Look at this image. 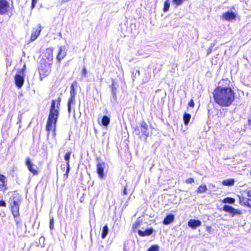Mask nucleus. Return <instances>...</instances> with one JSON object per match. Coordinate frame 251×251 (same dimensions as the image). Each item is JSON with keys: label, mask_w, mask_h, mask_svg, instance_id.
<instances>
[{"label": "nucleus", "mask_w": 251, "mask_h": 251, "mask_svg": "<svg viewBox=\"0 0 251 251\" xmlns=\"http://www.w3.org/2000/svg\"><path fill=\"white\" fill-rule=\"evenodd\" d=\"M22 202V197L18 194H14L10 198L11 211L14 218L19 216V206Z\"/></svg>", "instance_id": "7ed1b4c3"}, {"label": "nucleus", "mask_w": 251, "mask_h": 251, "mask_svg": "<svg viewBox=\"0 0 251 251\" xmlns=\"http://www.w3.org/2000/svg\"><path fill=\"white\" fill-rule=\"evenodd\" d=\"M234 179H228L223 181L222 184L225 186H232L234 184Z\"/></svg>", "instance_id": "b1692460"}, {"label": "nucleus", "mask_w": 251, "mask_h": 251, "mask_svg": "<svg viewBox=\"0 0 251 251\" xmlns=\"http://www.w3.org/2000/svg\"><path fill=\"white\" fill-rule=\"evenodd\" d=\"M126 190H127V187H126V186H125V188H124V191H123L124 195H126L127 194Z\"/></svg>", "instance_id": "37998d69"}, {"label": "nucleus", "mask_w": 251, "mask_h": 251, "mask_svg": "<svg viewBox=\"0 0 251 251\" xmlns=\"http://www.w3.org/2000/svg\"><path fill=\"white\" fill-rule=\"evenodd\" d=\"M25 75L20 74H16L15 76V82L16 86L19 88H21L24 83Z\"/></svg>", "instance_id": "6e6552de"}, {"label": "nucleus", "mask_w": 251, "mask_h": 251, "mask_svg": "<svg viewBox=\"0 0 251 251\" xmlns=\"http://www.w3.org/2000/svg\"><path fill=\"white\" fill-rule=\"evenodd\" d=\"M77 86V83L76 81H74L71 86V88L75 89Z\"/></svg>", "instance_id": "a19ab883"}, {"label": "nucleus", "mask_w": 251, "mask_h": 251, "mask_svg": "<svg viewBox=\"0 0 251 251\" xmlns=\"http://www.w3.org/2000/svg\"><path fill=\"white\" fill-rule=\"evenodd\" d=\"M236 17V14L231 11H227L222 15L223 19L228 21L235 20Z\"/></svg>", "instance_id": "f8f14e48"}, {"label": "nucleus", "mask_w": 251, "mask_h": 251, "mask_svg": "<svg viewBox=\"0 0 251 251\" xmlns=\"http://www.w3.org/2000/svg\"><path fill=\"white\" fill-rule=\"evenodd\" d=\"M15 221L18 227L22 226V221L18 217L15 218Z\"/></svg>", "instance_id": "7c9ffc66"}, {"label": "nucleus", "mask_w": 251, "mask_h": 251, "mask_svg": "<svg viewBox=\"0 0 251 251\" xmlns=\"http://www.w3.org/2000/svg\"><path fill=\"white\" fill-rule=\"evenodd\" d=\"M170 1L169 0H166L164 4L163 11L165 12H167L169 10L170 7Z\"/></svg>", "instance_id": "c85d7f7f"}, {"label": "nucleus", "mask_w": 251, "mask_h": 251, "mask_svg": "<svg viewBox=\"0 0 251 251\" xmlns=\"http://www.w3.org/2000/svg\"><path fill=\"white\" fill-rule=\"evenodd\" d=\"M189 104V105L190 107H194V106L195 104H194V102L193 100H190V101L189 102V104Z\"/></svg>", "instance_id": "79ce46f5"}, {"label": "nucleus", "mask_w": 251, "mask_h": 251, "mask_svg": "<svg viewBox=\"0 0 251 251\" xmlns=\"http://www.w3.org/2000/svg\"><path fill=\"white\" fill-rule=\"evenodd\" d=\"M174 215L170 214L167 215L164 219L163 221V224L164 225H167L171 223L174 220Z\"/></svg>", "instance_id": "412c9836"}, {"label": "nucleus", "mask_w": 251, "mask_h": 251, "mask_svg": "<svg viewBox=\"0 0 251 251\" xmlns=\"http://www.w3.org/2000/svg\"><path fill=\"white\" fill-rule=\"evenodd\" d=\"M249 207H250L251 209V203H250V206H249Z\"/></svg>", "instance_id": "a18cd8bd"}, {"label": "nucleus", "mask_w": 251, "mask_h": 251, "mask_svg": "<svg viewBox=\"0 0 251 251\" xmlns=\"http://www.w3.org/2000/svg\"><path fill=\"white\" fill-rule=\"evenodd\" d=\"M140 129L142 133L146 137L149 136L150 132L148 129V125L144 121L140 123Z\"/></svg>", "instance_id": "2eb2a0df"}, {"label": "nucleus", "mask_w": 251, "mask_h": 251, "mask_svg": "<svg viewBox=\"0 0 251 251\" xmlns=\"http://www.w3.org/2000/svg\"><path fill=\"white\" fill-rule=\"evenodd\" d=\"M25 164L27 167L28 170L33 175H37L38 174V172L37 171V166L31 162V160L29 158H27L26 159Z\"/></svg>", "instance_id": "423d86ee"}, {"label": "nucleus", "mask_w": 251, "mask_h": 251, "mask_svg": "<svg viewBox=\"0 0 251 251\" xmlns=\"http://www.w3.org/2000/svg\"><path fill=\"white\" fill-rule=\"evenodd\" d=\"M234 199L230 197H226L222 201V202L224 203H231L233 204L235 202Z\"/></svg>", "instance_id": "bb28decb"}, {"label": "nucleus", "mask_w": 251, "mask_h": 251, "mask_svg": "<svg viewBox=\"0 0 251 251\" xmlns=\"http://www.w3.org/2000/svg\"><path fill=\"white\" fill-rule=\"evenodd\" d=\"M141 225V221L138 219L136 222L133 224L132 227L133 228H136L138 227Z\"/></svg>", "instance_id": "2f4dec72"}, {"label": "nucleus", "mask_w": 251, "mask_h": 251, "mask_svg": "<svg viewBox=\"0 0 251 251\" xmlns=\"http://www.w3.org/2000/svg\"><path fill=\"white\" fill-rule=\"evenodd\" d=\"M87 71L86 68L84 66L83 67L82 70V76L86 77L87 76Z\"/></svg>", "instance_id": "72a5a7b5"}, {"label": "nucleus", "mask_w": 251, "mask_h": 251, "mask_svg": "<svg viewBox=\"0 0 251 251\" xmlns=\"http://www.w3.org/2000/svg\"><path fill=\"white\" fill-rule=\"evenodd\" d=\"M110 122V118L107 116H104L101 119L102 125L105 126H107Z\"/></svg>", "instance_id": "393cba45"}, {"label": "nucleus", "mask_w": 251, "mask_h": 251, "mask_svg": "<svg viewBox=\"0 0 251 251\" xmlns=\"http://www.w3.org/2000/svg\"><path fill=\"white\" fill-rule=\"evenodd\" d=\"M153 229L151 228H148L145 231L139 230L138 231V234L141 236H145L151 235L153 232Z\"/></svg>", "instance_id": "aec40b11"}, {"label": "nucleus", "mask_w": 251, "mask_h": 251, "mask_svg": "<svg viewBox=\"0 0 251 251\" xmlns=\"http://www.w3.org/2000/svg\"><path fill=\"white\" fill-rule=\"evenodd\" d=\"M61 100V99L58 98L57 100H54L51 101L46 125V130L48 132V135L52 128H53V132L54 135H55V130L57 120L59 116V109Z\"/></svg>", "instance_id": "f03ea898"}, {"label": "nucleus", "mask_w": 251, "mask_h": 251, "mask_svg": "<svg viewBox=\"0 0 251 251\" xmlns=\"http://www.w3.org/2000/svg\"><path fill=\"white\" fill-rule=\"evenodd\" d=\"M191 115L188 113H185L183 116L184 123L185 125H188L191 119Z\"/></svg>", "instance_id": "a878e982"}, {"label": "nucleus", "mask_w": 251, "mask_h": 251, "mask_svg": "<svg viewBox=\"0 0 251 251\" xmlns=\"http://www.w3.org/2000/svg\"><path fill=\"white\" fill-rule=\"evenodd\" d=\"M247 194V196L251 198V188L244 191Z\"/></svg>", "instance_id": "c9c22d12"}, {"label": "nucleus", "mask_w": 251, "mask_h": 251, "mask_svg": "<svg viewBox=\"0 0 251 251\" xmlns=\"http://www.w3.org/2000/svg\"><path fill=\"white\" fill-rule=\"evenodd\" d=\"M41 31V26L38 24L37 28H34L31 35L30 40L31 41L35 40L40 34Z\"/></svg>", "instance_id": "1a4fd4ad"}, {"label": "nucleus", "mask_w": 251, "mask_h": 251, "mask_svg": "<svg viewBox=\"0 0 251 251\" xmlns=\"http://www.w3.org/2000/svg\"><path fill=\"white\" fill-rule=\"evenodd\" d=\"M148 251H159V246L153 245L148 250Z\"/></svg>", "instance_id": "c756f323"}, {"label": "nucleus", "mask_w": 251, "mask_h": 251, "mask_svg": "<svg viewBox=\"0 0 251 251\" xmlns=\"http://www.w3.org/2000/svg\"><path fill=\"white\" fill-rule=\"evenodd\" d=\"M71 151H69L66 153L64 156V159L66 161V165H67V169L66 173L64 175V177L65 178H67L68 177V174L70 170V167L69 164V160L70 159Z\"/></svg>", "instance_id": "9b49d317"}, {"label": "nucleus", "mask_w": 251, "mask_h": 251, "mask_svg": "<svg viewBox=\"0 0 251 251\" xmlns=\"http://www.w3.org/2000/svg\"><path fill=\"white\" fill-rule=\"evenodd\" d=\"M51 62H48L46 59L42 58L38 66L39 72L41 76L44 77L48 75L51 71Z\"/></svg>", "instance_id": "20e7f679"}, {"label": "nucleus", "mask_w": 251, "mask_h": 251, "mask_svg": "<svg viewBox=\"0 0 251 251\" xmlns=\"http://www.w3.org/2000/svg\"><path fill=\"white\" fill-rule=\"evenodd\" d=\"M135 131L136 132L137 134H139V130L135 129Z\"/></svg>", "instance_id": "c03bdc74"}, {"label": "nucleus", "mask_w": 251, "mask_h": 251, "mask_svg": "<svg viewBox=\"0 0 251 251\" xmlns=\"http://www.w3.org/2000/svg\"><path fill=\"white\" fill-rule=\"evenodd\" d=\"M117 84L116 82L112 81V83L111 85V101L115 102L117 100L116 92H117Z\"/></svg>", "instance_id": "ddd939ff"}, {"label": "nucleus", "mask_w": 251, "mask_h": 251, "mask_svg": "<svg viewBox=\"0 0 251 251\" xmlns=\"http://www.w3.org/2000/svg\"><path fill=\"white\" fill-rule=\"evenodd\" d=\"M53 50L50 48H49L46 50L44 55L43 58L47 59V62H51L52 63L53 60Z\"/></svg>", "instance_id": "9d476101"}, {"label": "nucleus", "mask_w": 251, "mask_h": 251, "mask_svg": "<svg viewBox=\"0 0 251 251\" xmlns=\"http://www.w3.org/2000/svg\"><path fill=\"white\" fill-rule=\"evenodd\" d=\"M9 7V4L6 0H0V14L3 15L7 13Z\"/></svg>", "instance_id": "0eeeda50"}, {"label": "nucleus", "mask_w": 251, "mask_h": 251, "mask_svg": "<svg viewBox=\"0 0 251 251\" xmlns=\"http://www.w3.org/2000/svg\"><path fill=\"white\" fill-rule=\"evenodd\" d=\"M105 167V163L102 162H98L97 165V171L99 176L102 178L104 176L103 170Z\"/></svg>", "instance_id": "4468645a"}, {"label": "nucleus", "mask_w": 251, "mask_h": 251, "mask_svg": "<svg viewBox=\"0 0 251 251\" xmlns=\"http://www.w3.org/2000/svg\"><path fill=\"white\" fill-rule=\"evenodd\" d=\"M26 69V66L25 64H24L23 68L21 70V71L19 72V74L24 75L25 74V71Z\"/></svg>", "instance_id": "e433bc0d"}, {"label": "nucleus", "mask_w": 251, "mask_h": 251, "mask_svg": "<svg viewBox=\"0 0 251 251\" xmlns=\"http://www.w3.org/2000/svg\"><path fill=\"white\" fill-rule=\"evenodd\" d=\"M50 228L51 230L54 228V220L53 217H51L50 220Z\"/></svg>", "instance_id": "473e14b6"}, {"label": "nucleus", "mask_w": 251, "mask_h": 251, "mask_svg": "<svg viewBox=\"0 0 251 251\" xmlns=\"http://www.w3.org/2000/svg\"><path fill=\"white\" fill-rule=\"evenodd\" d=\"M223 209L224 211L231 214L232 217H234L235 215H240L242 214L241 210L235 209L233 207L228 205H225L223 207Z\"/></svg>", "instance_id": "39448f33"}, {"label": "nucleus", "mask_w": 251, "mask_h": 251, "mask_svg": "<svg viewBox=\"0 0 251 251\" xmlns=\"http://www.w3.org/2000/svg\"><path fill=\"white\" fill-rule=\"evenodd\" d=\"M6 177L3 175H0V190L5 191L6 190Z\"/></svg>", "instance_id": "a211bd4d"}, {"label": "nucleus", "mask_w": 251, "mask_h": 251, "mask_svg": "<svg viewBox=\"0 0 251 251\" xmlns=\"http://www.w3.org/2000/svg\"><path fill=\"white\" fill-rule=\"evenodd\" d=\"M75 89L71 88L70 90V97H75Z\"/></svg>", "instance_id": "f704fd0d"}, {"label": "nucleus", "mask_w": 251, "mask_h": 251, "mask_svg": "<svg viewBox=\"0 0 251 251\" xmlns=\"http://www.w3.org/2000/svg\"><path fill=\"white\" fill-rule=\"evenodd\" d=\"M239 202L241 204L249 207L251 202V200L244 196H239Z\"/></svg>", "instance_id": "6ab92c4d"}, {"label": "nucleus", "mask_w": 251, "mask_h": 251, "mask_svg": "<svg viewBox=\"0 0 251 251\" xmlns=\"http://www.w3.org/2000/svg\"><path fill=\"white\" fill-rule=\"evenodd\" d=\"M67 52L65 46H61L59 48V52L57 56V59L60 61L66 55Z\"/></svg>", "instance_id": "dca6fc26"}, {"label": "nucleus", "mask_w": 251, "mask_h": 251, "mask_svg": "<svg viewBox=\"0 0 251 251\" xmlns=\"http://www.w3.org/2000/svg\"><path fill=\"white\" fill-rule=\"evenodd\" d=\"M230 83L229 80L222 79L213 92L215 102L221 107L229 106L235 99V93L229 87Z\"/></svg>", "instance_id": "f257e3e1"}, {"label": "nucleus", "mask_w": 251, "mask_h": 251, "mask_svg": "<svg viewBox=\"0 0 251 251\" xmlns=\"http://www.w3.org/2000/svg\"><path fill=\"white\" fill-rule=\"evenodd\" d=\"M75 103V97H71L69 100L68 103V111L69 113L71 111V106Z\"/></svg>", "instance_id": "4be33fe9"}, {"label": "nucleus", "mask_w": 251, "mask_h": 251, "mask_svg": "<svg viewBox=\"0 0 251 251\" xmlns=\"http://www.w3.org/2000/svg\"><path fill=\"white\" fill-rule=\"evenodd\" d=\"M109 232V229L107 225H105L102 229L101 237L102 239H104Z\"/></svg>", "instance_id": "5701e85b"}, {"label": "nucleus", "mask_w": 251, "mask_h": 251, "mask_svg": "<svg viewBox=\"0 0 251 251\" xmlns=\"http://www.w3.org/2000/svg\"><path fill=\"white\" fill-rule=\"evenodd\" d=\"M201 224V222L199 220L191 219L189 220L188 223V226L193 229H195L197 227L200 226Z\"/></svg>", "instance_id": "f3484780"}, {"label": "nucleus", "mask_w": 251, "mask_h": 251, "mask_svg": "<svg viewBox=\"0 0 251 251\" xmlns=\"http://www.w3.org/2000/svg\"><path fill=\"white\" fill-rule=\"evenodd\" d=\"M37 0H32V3H31V8L32 9L34 8L35 6V5L37 3Z\"/></svg>", "instance_id": "ea45409f"}, {"label": "nucleus", "mask_w": 251, "mask_h": 251, "mask_svg": "<svg viewBox=\"0 0 251 251\" xmlns=\"http://www.w3.org/2000/svg\"><path fill=\"white\" fill-rule=\"evenodd\" d=\"M6 203L4 200H2L0 201V207H1V206L6 207Z\"/></svg>", "instance_id": "58836bf2"}, {"label": "nucleus", "mask_w": 251, "mask_h": 251, "mask_svg": "<svg viewBox=\"0 0 251 251\" xmlns=\"http://www.w3.org/2000/svg\"><path fill=\"white\" fill-rule=\"evenodd\" d=\"M186 183H192L194 182V180L192 178H189L186 180Z\"/></svg>", "instance_id": "4c0bfd02"}, {"label": "nucleus", "mask_w": 251, "mask_h": 251, "mask_svg": "<svg viewBox=\"0 0 251 251\" xmlns=\"http://www.w3.org/2000/svg\"><path fill=\"white\" fill-rule=\"evenodd\" d=\"M207 187L206 185H201L197 189V192L198 193H204L207 190Z\"/></svg>", "instance_id": "cd10ccee"}]
</instances>
